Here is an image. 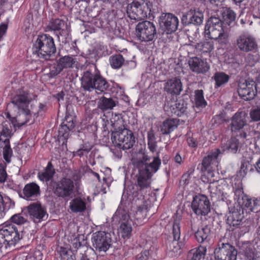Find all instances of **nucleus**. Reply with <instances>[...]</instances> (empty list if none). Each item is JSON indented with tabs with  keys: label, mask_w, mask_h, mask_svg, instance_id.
I'll return each instance as SVG.
<instances>
[{
	"label": "nucleus",
	"mask_w": 260,
	"mask_h": 260,
	"mask_svg": "<svg viewBox=\"0 0 260 260\" xmlns=\"http://www.w3.org/2000/svg\"><path fill=\"white\" fill-rule=\"evenodd\" d=\"M81 81V86L84 90L92 91L95 90L98 93H105L110 86L100 71L96 69L93 72H84Z\"/></svg>",
	"instance_id": "obj_1"
},
{
	"label": "nucleus",
	"mask_w": 260,
	"mask_h": 260,
	"mask_svg": "<svg viewBox=\"0 0 260 260\" xmlns=\"http://www.w3.org/2000/svg\"><path fill=\"white\" fill-rule=\"evenodd\" d=\"M230 27L226 26L219 18L211 17L205 27V36L211 40H219L225 43L228 41Z\"/></svg>",
	"instance_id": "obj_2"
},
{
	"label": "nucleus",
	"mask_w": 260,
	"mask_h": 260,
	"mask_svg": "<svg viewBox=\"0 0 260 260\" xmlns=\"http://www.w3.org/2000/svg\"><path fill=\"white\" fill-rule=\"evenodd\" d=\"M32 51L40 58L49 59L56 51L53 38L47 34L39 35L33 44Z\"/></svg>",
	"instance_id": "obj_3"
},
{
	"label": "nucleus",
	"mask_w": 260,
	"mask_h": 260,
	"mask_svg": "<svg viewBox=\"0 0 260 260\" xmlns=\"http://www.w3.org/2000/svg\"><path fill=\"white\" fill-rule=\"evenodd\" d=\"M161 165L159 156L154 157L152 162L146 164L145 167L140 169L137 175V187L142 191L150 190L153 173L157 172Z\"/></svg>",
	"instance_id": "obj_4"
},
{
	"label": "nucleus",
	"mask_w": 260,
	"mask_h": 260,
	"mask_svg": "<svg viewBox=\"0 0 260 260\" xmlns=\"http://www.w3.org/2000/svg\"><path fill=\"white\" fill-rule=\"evenodd\" d=\"M152 0H137L128 4L126 7L127 16L135 20L144 19L147 17V13L154 12Z\"/></svg>",
	"instance_id": "obj_5"
},
{
	"label": "nucleus",
	"mask_w": 260,
	"mask_h": 260,
	"mask_svg": "<svg viewBox=\"0 0 260 260\" xmlns=\"http://www.w3.org/2000/svg\"><path fill=\"white\" fill-rule=\"evenodd\" d=\"M230 123L229 127L233 133H240L239 137L244 142L250 136V132L248 131L250 126L247 123V114L242 111H238L229 120Z\"/></svg>",
	"instance_id": "obj_6"
},
{
	"label": "nucleus",
	"mask_w": 260,
	"mask_h": 260,
	"mask_svg": "<svg viewBox=\"0 0 260 260\" xmlns=\"http://www.w3.org/2000/svg\"><path fill=\"white\" fill-rule=\"evenodd\" d=\"M51 186L54 196L59 199H66L72 197L75 190L74 180L67 176L53 181Z\"/></svg>",
	"instance_id": "obj_7"
},
{
	"label": "nucleus",
	"mask_w": 260,
	"mask_h": 260,
	"mask_svg": "<svg viewBox=\"0 0 260 260\" xmlns=\"http://www.w3.org/2000/svg\"><path fill=\"white\" fill-rule=\"evenodd\" d=\"M22 231L14 224H7L0 229V247L15 245L22 238Z\"/></svg>",
	"instance_id": "obj_8"
},
{
	"label": "nucleus",
	"mask_w": 260,
	"mask_h": 260,
	"mask_svg": "<svg viewBox=\"0 0 260 260\" xmlns=\"http://www.w3.org/2000/svg\"><path fill=\"white\" fill-rule=\"evenodd\" d=\"M150 190L142 191L141 188L137 187L132 193L133 202L137 206V210L134 214V218L137 221L138 224L141 223L142 221L146 218L148 212V202L145 199V196Z\"/></svg>",
	"instance_id": "obj_9"
},
{
	"label": "nucleus",
	"mask_w": 260,
	"mask_h": 260,
	"mask_svg": "<svg viewBox=\"0 0 260 260\" xmlns=\"http://www.w3.org/2000/svg\"><path fill=\"white\" fill-rule=\"evenodd\" d=\"M111 139L115 146L123 150L133 147L135 142L133 132L127 128L119 131L113 132Z\"/></svg>",
	"instance_id": "obj_10"
},
{
	"label": "nucleus",
	"mask_w": 260,
	"mask_h": 260,
	"mask_svg": "<svg viewBox=\"0 0 260 260\" xmlns=\"http://www.w3.org/2000/svg\"><path fill=\"white\" fill-rule=\"evenodd\" d=\"M8 120L3 121L0 126V149L5 145L10 144V139L13 135V127H19L16 117H12L9 113H7Z\"/></svg>",
	"instance_id": "obj_11"
},
{
	"label": "nucleus",
	"mask_w": 260,
	"mask_h": 260,
	"mask_svg": "<svg viewBox=\"0 0 260 260\" xmlns=\"http://www.w3.org/2000/svg\"><path fill=\"white\" fill-rule=\"evenodd\" d=\"M136 35L141 42H151L156 38L157 32L155 24L149 21L139 22L136 27Z\"/></svg>",
	"instance_id": "obj_12"
},
{
	"label": "nucleus",
	"mask_w": 260,
	"mask_h": 260,
	"mask_svg": "<svg viewBox=\"0 0 260 260\" xmlns=\"http://www.w3.org/2000/svg\"><path fill=\"white\" fill-rule=\"evenodd\" d=\"M32 101V94L24 87L19 89L12 99L13 104L27 116L31 115V111L28 108Z\"/></svg>",
	"instance_id": "obj_13"
},
{
	"label": "nucleus",
	"mask_w": 260,
	"mask_h": 260,
	"mask_svg": "<svg viewBox=\"0 0 260 260\" xmlns=\"http://www.w3.org/2000/svg\"><path fill=\"white\" fill-rule=\"evenodd\" d=\"M259 161L260 163V153H254L253 151L245 152L239 172L240 176L243 177L248 171H253L254 169L256 170Z\"/></svg>",
	"instance_id": "obj_14"
},
{
	"label": "nucleus",
	"mask_w": 260,
	"mask_h": 260,
	"mask_svg": "<svg viewBox=\"0 0 260 260\" xmlns=\"http://www.w3.org/2000/svg\"><path fill=\"white\" fill-rule=\"evenodd\" d=\"M179 22L178 17L170 13H161L158 19L160 28L167 34H171L176 31Z\"/></svg>",
	"instance_id": "obj_15"
},
{
	"label": "nucleus",
	"mask_w": 260,
	"mask_h": 260,
	"mask_svg": "<svg viewBox=\"0 0 260 260\" xmlns=\"http://www.w3.org/2000/svg\"><path fill=\"white\" fill-rule=\"evenodd\" d=\"M171 234L173 239L166 243L167 249L169 251L178 252L185 245L184 239H181V226L179 222L175 221L172 226Z\"/></svg>",
	"instance_id": "obj_16"
},
{
	"label": "nucleus",
	"mask_w": 260,
	"mask_h": 260,
	"mask_svg": "<svg viewBox=\"0 0 260 260\" xmlns=\"http://www.w3.org/2000/svg\"><path fill=\"white\" fill-rule=\"evenodd\" d=\"M91 242L96 250L106 252L111 246L110 234L104 231H98L92 235Z\"/></svg>",
	"instance_id": "obj_17"
},
{
	"label": "nucleus",
	"mask_w": 260,
	"mask_h": 260,
	"mask_svg": "<svg viewBox=\"0 0 260 260\" xmlns=\"http://www.w3.org/2000/svg\"><path fill=\"white\" fill-rule=\"evenodd\" d=\"M191 209L197 216H206L210 211V203L207 196L199 194L195 196L191 202Z\"/></svg>",
	"instance_id": "obj_18"
},
{
	"label": "nucleus",
	"mask_w": 260,
	"mask_h": 260,
	"mask_svg": "<svg viewBox=\"0 0 260 260\" xmlns=\"http://www.w3.org/2000/svg\"><path fill=\"white\" fill-rule=\"evenodd\" d=\"M222 154L219 148H216L211 151L207 156L203 157L201 171L202 173H211L213 170L218 166L219 163L218 156Z\"/></svg>",
	"instance_id": "obj_19"
},
{
	"label": "nucleus",
	"mask_w": 260,
	"mask_h": 260,
	"mask_svg": "<svg viewBox=\"0 0 260 260\" xmlns=\"http://www.w3.org/2000/svg\"><path fill=\"white\" fill-rule=\"evenodd\" d=\"M236 44L239 49L244 52H249L258 49L255 38L249 34L240 35L237 39Z\"/></svg>",
	"instance_id": "obj_20"
},
{
	"label": "nucleus",
	"mask_w": 260,
	"mask_h": 260,
	"mask_svg": "<svg viewBox=\"0 0 260 260\" xmlns=\"http://www.w3.org/2000/svg\"><path fill=\"white\" fill-rule=\"evenodd\" d=\"M216 260H236L237 251L229 243H222L221 246L214 250Z\"/></svg>",
	"instance_id": "obj_21"
},
{
	"label": "nucleus",
	"mask_w": 260,
	"mask_h": 260,
	"mask_svg": "<svg viewBox=\"0 0 260 260\" xmlns=\"http://www.w3.org/2000/svg\"><path fill=\"white\" fill-rule=\"evenodd\" d=\"M238 92L239 96L245 101L252 100L256 94L257 89L255 82L251 80H245L240 82L238 85Z\"/></svg>",
	"instance_id": "obj_22"
},
{
	"label": "nucleus",
	"mask_w": 260,
	"mask_h": 260,
	"mask_svg": "<svg viewBox=\"0 0 260 260\" xmlns=\"http://www.w3.org/2000/svg\"><path fill=\"white\" fill-rule=\"evenodd\" d=\"M75 63V59L69 55L59 58L51 67L49 75L51 77H54L59 74L63 69L72 68Z\"/></svg>",
	"instance_id": "obj_23"
},
{
	"label": "nucleus",
	"mask_w": 260,
	"mask_h": 260,
	"mask_svg": "<svg viewBox=\"0 0 260 260\" xmlns=\"http://www.w3.org/2000/svg\"><path fill=\"white\" fill-rule=\"evenodd\" d=\"M26 210L29 218L35 223L41 222L47 214L45 208L39 202L31 203Z\"/></svg>",
	"instance_id": "obj_24"
},
{
	"label": "nucleus",
	"mask_w": 260,
	"mask_h": 260,
	"mask_svg": "<svg viewBox=\"0 0 260 260\" xmlns=\"http://www.w3.org/2000/svg\"><path fill=\"white\" fill-rule=\"evenodd\" d=\"M244 218V212L239 206H234L230 211L226 219V223L229 225V230L233 231L238 227Z\"/></svg>",
	"instance_id": "obj_25"
},
{
	"label": "nucleus",
	"mask_w": 260,
	"mask_h": 260,
	"mask_svg": "<svg viewBox=\"0 0 260 260\" xmlns=\"http://www.w3.org/2000/svg\"><path fill=\"white\" fill-rule=\"evenodd\" d=\"M190 70L197 74H205L210 69L208 62L198 57H192L188 60Z\"/></svg>",
	"instance_id": "obj_26"
},
{
	"label": "nucleus",
	"mask_w": 260,
	"mask_h": 260,
	"mask_svg": "<svg viewBox=\"0 0 260 260\" xmlns=\"http://www.w3.org/2000/svg\"><path fill=\"white\" fill-rule=\"evenodd\" d=\"M41 194L40 187L36 182H30L25 185L22 194V198L27 201H35Z\"/></svg>",
	"instance_id": "obj_27"
},
{
	"label": "nucleus",
	"mask_w": 260,
	"mask_h": 260,
	"mask_svg": "<svg viewBox=\"0 0 260 260\" xmlns=\"http://www.w3.org/2000/svg\"><path fill=\"white\" fill-rule=\"evenodd\" d=\"M204 19L203 13L199 10H190L186 15H183L182 18V23L185 25L192 24L196 25H201Z\"/></svg>",
	"instance_id": "obj_28"
},
{
	"label": "nucleus",
	"mask_w": 260,
	"mask_h": 260,
	"mask_svg": "<svg viewBox=\"0 0 260 260\" xmlns=\"http://www.w3.org/2000/svg\"><path fill=\"white\" fill-rule=\"evenodd\" d=\"M239 206L243 211H245L248 213L252 212L257 213L260 211V199L251 198L247 196V198L242 200Z\"/></svg>",
	"instance_id": "obj_29"
},
{
	"label": "nucleus",
	"mask_w": 260,
	"mask_h": 260,
	"mask_svg": "<svg viewBox=\"0 0 260 260\" xmlns=\"http://www.w3.org/2000/svg\"><path fill=\"white\" fill-rule=\"evenodd\" d=\"M182 89V83L179 77H174L168 80L164 85L165 91L173 95H179Z\"/></svg>",
	"instance_id": "obj_30"
},
{
	"label": "nucleus",
	"mask_w": 260,
	"mask_h": 260,
	"mask_svg": "<svg viewBox=\"0 0 260 260\" xmlns=\"http://www.w3.org/2000/svg\"><path fill=\"white\" fill-rule=\"evenodd\" d=\"M71 248L74 249V251H76L78 260H90L88 247L82 244L79 239H74L72 242Z\"/></svg>",
	"instance_id": "obj_31"
},
{
	"label": "nucleus",
	"mask_w": 260,
	"mask_h": 260,
	"mask_svg": "<svg viewBox=\"0 0 260 260\" xmlns=\"http://www.w3.org/2000/svg\"><path fill=\"white\" fill-rule=\"evenodd\" d=\"M69 209L73 213H81L87 209V203L84 197H75L69 203Z\"/></svg>",
	"instance_id": "obj_32"
},
{
	"label": "nucleus",
	"mask_w": 260,
	"mask_h": 260,
	"mask_svg": "<svg viewBox=\"0 0 260 260\" xmlns=\"http://www.w3.org/2000/svg\"><path fill=\"white\" fill-rule=\"evenodd\" d=\"M64 27H66L65 22L58 18L52 19L47 25V28L54 31L58 38L60 36L64 35L66 31Z\"/></svg>",
	"instance_id": "obj_33"
},
{
	"label": "nucleus",
	"mask_w": 260,
	"mask_h": 260,
	"mask_svg": "<svg viewBox=\"0 0 260 260\" xmlns=\"http://www.w3.org/2000/svg\"><path fill=\"white\" fill-rule=\"evenodd\" d=\"M235 182L232 183L233 191L234 193V200L237 201L238 205L240 206L242 199H245L247 198V194H245L243 191L242 181L238 179H235Z\"/></svg>",
	"instance_id": "obj_34"
},
{
	"label": "nucleus",
	"mask_w": 260,
	"mask_h": 260,
	"mask_svg": "<svg viewBox=\"0 0 260 260\" xmlns=\"http://www.w3.org/2000/svg\"><path fill=\"white\" fill-rule=\"evenodd\" d=\"M110 122L114 131H119L127 128L126 121L121 114L112 113Z\"/></svg>",
	"instance_id": "obj_35"
},
{
	"label": "nucleus",
	"mask_w": 260,
	"mask_h": 260,
	"mask_svg": "<svg viewBox=\"0 0 260 260\" xmlns=\"http://www.w3.org/2000/svg\"><path fill=\"white\" fill-rule=\"evenodd\" d=\"M239 141L235 137H232L231 139L225 143L222 142L221 144L220 150L222 154L224 152L236 153L239 148Z\"/></svg>",
	"instance_id": "obj_36"
},
{
	"label": "nucleus",
	"mask_w": 260,
	"mask_h": 260,
	"mask_svg": "<svg viewBox=\"0 0 260 260\" xmlns=\"http://www.w3.org/2000/svg\"><path fill=\"white\" fill-rule=\"evenodd\" d=\"M179 124V119L169 118L162 122L160 126V132L163 135L170 134L178 127Z\"/></svg>",
	"instance_id": "obj_37"
},
{
	"label": "nucleus",
	"mask_w": 260,
	"mask_h": 260,
	"mask_svg": "<svg viewBox=\"0 0 260 260\" xmlns=\"http://www.w3.org/2000/svg\"><path fill=\"white\" fill-rule=\"evenodd\" d=\"M156 250L154 245L147 243L141 252L135 256L134 260H151Z\"/></svg>",
	"instance_id": "obj_38"
},
{
	"label": "nucleus",
	"mask_w": 260,
	"mask_h": 260,
	"mask_svg": "<svg viewBox=\"0 0 260 260\" xmlns=\"http://www.w3.org/2000/svg\"><path fill=\"white\" fill-rule=\"evenodd\" d=\"M55 173V169L51 162L49 161L44 171L39 172L38 178L43 182H47L51 180Z\"/></svg>",
	"instance_id": "obj_39"
},
{
	"label": "nucleus",
	"mask_w": 260,
	"mask_h": 260,
	"mask_svg": "<svg viewBox=\"0 0 260 260\" xmlns=\"http://www.w3.org/2000/svg\"><path fill=\"white\" fill-rule=\"evenodd\" d=\"M210 234V229L207 226H205L201 229H198L194 234V236L199 243H202L209 240L208 237Z\"/></svg>",
	"instance_id": "obj_40"
},
{
	"label": "nucleus",
	"mask_w": 260,
	"mask_h": 260,
	"mask_svg": "<svg viewBox=\"0 0 260 260\" xmlns=\"http://www.w3.org/2000/svg\"><path fill=\"white\" fill-rule=\"evenodd\" d=\"M206 247L200 246L198 248L191 249L188 254V258L192 260H201L204 258L206 252Z\"/></svg>",
	"instance_id": "obj_41"
},
{
	"label": "nucleus",
	"mask_w": 260,
	"mask_h": 260,
	"mask_svg": "<svg viewBox=\"0 0 260 260\" xmlns=\"http://www.w3.org/2000/svg\"><path fill=\"white\" fill-rule=\"evenodd\" d=\"M213 79L215 82V87H219L229 82L230 76L224 72H218L214 74Z\"/></svg>",
	"instance_id": "obj_42"
},
{
	"label": "nucleus",
	"mask_w": 260,
	"mask_h": 260,
	"mask_svg": "<svg viewBox=\"0 0 260 260\" xmlns=\"http://www.w3.org/2000/svg\"><path fill=\"white\" fill-rule=\"evenodd\" d=\"M14 202L8 196L0 193V209L5 213L6 211L13 208Z\"/></svg>",
	"instance_id": "obj_43"
},
{
	"label": "nucleus",
	"mask_w": 260,
	"mask_h": 260,
	"mask_svg": "<svg viewBox=\"0 0 260 260\" xmlns=\"http://www.w3.org/2000/svg\"><path fill=\"white\" fill-rule=\"evenodd\" d=\"M186 104L183 101L177 102L174 105L172 106L171 113L172 115L181 116L186 111Z\"/></svg>",
	"instance_id": "obj_44"
},
{
	"label": "nucleus",
	"mask_w": 260,
	"mask_h": 260,
	"mask_svg": "<svg viewBox=\"0 0 260 260\" xmlns=\"http://www.w3.org/2000/svg\"><path fill=\"white\" fill-rule=\"evenodd\" d=\"M194 104L197 108H205L207 103L204 96V92L202 89H198L194 91Z\"/></svg>",
	"instance_id": "obj_45"
},
{
	"label": "nucleus",
	"mask_w": 260,
	"mask_h": 260,
	"mask_svg": "<svg viewBox=\"0 0 260 260\" xmlns=\"http://www.w3.org/2000/svg\"><path fill=\"white\" fill-rule=\"evenodd\" d=\"M124 58L120 54H115L109 58V62L113 69H118L120 68L124 64Z\"/></svg>",
	"instance_id": "obj_46"
},
{
	"label": "nucleus",
	"mask_w": 260,
	"mask_h": 260,
	"mask_svg": "<svg viewBox=\"0 0 260 260\" xmlns=\"http://www.w3.org/2000/svg\"><path fill=\"white\" fill-rule=\"evenodd\" d=\"M67 123L61 124V127L58 131V135L64 138H67L69 135L70 132L75 127V123L73 121H67Z\"/></svg>",
	"instance_id": "obj_47"
},
{
	"label": "nucleus",
	"mask_w": 260,
	"mask_h": 260,
	"mask_svg": "<svg viewBox=\"0 0 260 260\" xmlns=\"http://www.w3.org/2000/svg\"><path fill=\"white\" fill-rule=\"evenodd\" d=\"M115 105V103L112 99L103 96L100 99L99 107L103 110H107L112 109Z\"/></svg>",
	"instance_id": "obj_48"
},
{
	"label": "nucleus",
	"mask_w": 260,
	"mask_h": 260,
	"mask_svg": "<svg viewBox=\"0 0 260 260\" xmlns=\"http://www.w3.org/2000/svg\"><path fill=\"white\" fill-rule=\"evenodd\" d=\"M60 260H76L73 250L61 247L59 251Z\"/></svg>",
	"instance_id": "obj_49"
},
{
	"label": "nucleus",
	"mask_w": 260,
	"mask_h": 260,
	"mask_svg": "<svg viewBox=\"0 0 260 260\" xmlns=\"http://www.w3.org/2000/svg\"><path fill=\"white\" fill-rule=\"evenodd\" d=\"M148 146L150 151L154 152L157 147V142L154 131L151 128L147 133Z\"/></svg>",
	"instance_id": "obj_50"
},
{
	"label": "nucleus",
	"mask_w": 260,
	"mask_h": 260,
	"mask_svg": "<svg viewBox=\"0 0 260 260\" xmlns=\"http://www.w3.org/2000/svg\"><path fill=\"white\" fill-rule=\"evenodd\" d=\"M196 48L202 53H210L214 49V44L212 41H206L196 45Z\"/></svg>",
	"instance_id": "obj_51"
},
{
	"label": "nucleus",
	"mask_w": 260,
	"mask_h": 260,
	"mask_svg": "<svg viewBox=\"0 0 260 260\" xmlns=\"http://www.w3.org/2000/svg\"><path fill=\"white\" fill-rule=\"evenodd\" d=\"M3 158L5 161L4 162L7 165L11 162L12 158L13 156V151L11 147L10 144L9 145H5L2 148Z\"/></svg>",
	"instance_id": "obj_52"
},
{
	"label": "nucleus",
	"mask_w": 260,
	"mask_h": 260,
	"mask_svg": "<svg viewBox=\"0 0 260 260\" xmlns=\"http://www.w3.org/2000/svg\"><path fill=\"white\" fill-rule=\"evenodd\" d=\"M120 230L121 236L123 238H129L131 237L132 228L129 223L122 222L120 225Z\"/></svg>",
	"instance_id": "obj_53"
},
{
	"label": "nucleus",
	"mask_w": 260,
	"mask_h": 260,
	"mask_svg": "<svg viewBox=\"0 0 260 260\" xmlns=\"http://www.w3.org/2000/svg\"><path fill=\"white\" fill-rule=\"evenodd\" d=\"M236 16L235 13L232 10H228L223 15V20L222 21L226 26L231 28V26L234 22Z\"/></svg>",
	"instance_id": "obj_54"
},
{
	"label": "nucleus",
	"mask_w": 260,
	"mask_h": 260,
	"mask_svg": "<svg viewBox=\"0 0 260 260\" xmlns=\"http://www.w3.org/2000/svg\"><path fill=\"white\" fill-rule=\"evenodd\" d=\"M250 120L253 122L260 121V105L253 107L249 112Z\"/></svg>",
	"instance_id": "obj_55"
},
{
	"label": "nucleus",
	"mask_w": 260,
	"mask_h": 260,
	"mask_svg": "<svg viewBox=\"0 0 260 260\" xmlns=\"http://www.w3.org/2000/svg\"><path fill=\"white\" fill-rule=\"evenodd\" d=\"M47 108L46 104L45 103H40L37 109H34L31 108L30 110L31 111V115L33 114L35 116L37 117L39 116H42L47 111Z\"/></svg>",
	"instance_id": "obj_56"
},
{
	"label": "nucleus",
	"mask_w": 260,
	"mask_h": 260,
	"mask_svg": "<svg viewBox=\"0 0 260 260\" xmlns=\"http://www.w3.org/2000/svg\"><path fill=\"white\" fill-rule=\"evenodd\" d=\"M252 52H253V54H249L247 56V60L251 66H254L260 59L258 49Z\"/></svg>",
	"instance_id": "obj_57"
},
{
	"label": "nucleus",
	"mask_w": 260,
	"mask_h": 260,
	"mask_svg": "<svg viewBox=\"0 0 260 260\" xmlns=\"http://www.w3.org/2000/svg\"><path fill=\"white\" fill-rule=\"evenodd\" d=\"M7 166L4 162L0 163V183H4L8 178V175L6 171Z\"/></svg>",
	"instance_id": "obj_58"
},
{
	"label": "nucleus",
	"mask_w": 260,
	"mask_h": 260,
	"mask_svg": "<svg viewBox=\"0 0 260 260\" xmlns=\"http://www.w3.org/2000/svg\"><path fill=\"white\" fill-rule=\"evenodd\" d=\"M194 172V168L191 167L186 172L183 174L181 177V181L183 183V184H188L190 179V176L193 174Z\"/></svg>",
	"instance_id": "obj_59"
},
{
	"label": "nucleus",
	"mask_w": 260,
	"mask_h": 260,
	"mask_svg": "<svg viewBox=\"0 0 260 260\" xmlns=\"http://www.w3.org/2000/svg\"><path fill=\"white\" fill-rule=\"evenodd\" d=\"M11 220L13 223L21 225L26 222V219L20 214H16L11 217Z\"/></svg>",
	"instance_id": "obj_60"
},
{
	"label": "nucleus",
	"mask_w": 260,
	"mask_h": 260,
	"mask_svg": "<svg viewBox=\"0 0 260 260\" xmlns=\"http://www.w3.org/2000/svg\"><path fill=\"white\" fill-rule=\"evenodd\" d=\"M245 255L246 260H258L259 258V256H257V253L251 248L246 250Z\"/></svg>",
	"instance_id": "obj_61"
},
{
	"label": "nucleus",
	"mask_w": 260,
	"mask_h": 260,
	"mask_svg": "<svg viewBox=\"0 0 260 260\" xmlns=\"http://www.w3.org/2000/svg\"><path fill=\"white\" fill-rule=\"evenodd\" d=\"M19 260H42V253L40 251L36 252L34 255H28L26 257L18 256Z\"/></svg>",
	"instance_id": "obj_62"
},
{
	"label": "nucleus",
	"mask_w": 260,
	"mask_h": 260,
	"mask_svg": "<svg viewBox=\"0 0 260 260\" xmlns=\"http://www.w3.org/2000/svg\"><path fill=\"white\" fill-rule=\"evenodd\" d=\"M186 141L189 147L196 148L198 146V142L197 139L194 138L192 135L191 136H188Z\"/></svg>",
	"instance_id": "obj_63"
},
{
	"label": "nucleus",
	"mask_w": 260,
	"mask_h": 260,
	"mask_svg": "<svg viewBox=\"0 0 260 260\" xmlns=\"http://www.w3.org/2000/svg\"><path fill=\"white\" fill-rule=\"evenodd\" d=\"M148 160H149L148 156L144 154L141 160L137 161V162H134V163L136 167H139L144 165V167H145L146 164H148L147 162Z\"/></svg>",
	"instance_id": "obj_64"
}]
</instances>
